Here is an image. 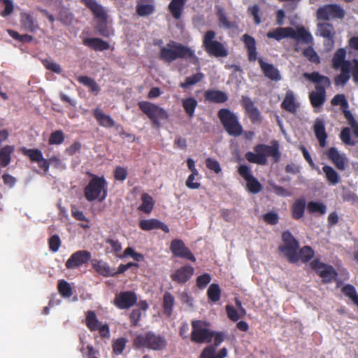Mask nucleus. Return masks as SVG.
I'll return each mask as SVG.
<instances>
[{"instance_id": "obj_49", "label": "nucleus", "mask_w": 358, "mask_h": 358, "mask_svg": "<svg viewBox=\"0 0 358 358\" xmlns=\"http://www.w3.org/2000/svg\"><path fill=\"white\" fill-rule=\"evenodd\" d=\"M127 343V340L124 337H121L113 341L112 344L113 353L116 355L122 354L125 349Z\"/></svg>"}, {"instance_id": "obj_13", "label": "nucleus", "mask_w": 358, "mask_h": 358, "mask_svg": "<svg viewBox=\"0 0 358 358\" xmlns=\"http://www.w3.org/2000/svg\"><path fill=\"white\" fill-rule=\"evenodd\" d=\"M216 34L213 30L207 31L203 38V47L206 52L215 57H225L229 52L224 45L215 40Z\"/></svg>"}, {"instance_id": "obj_34", "label": "nucleus", "mask_w": 358, "mask_h": 358, "mask_svg": "<svg viewBox=\"0 0 358 358\" xmlns=\"http://www.w3.org/2000/svg\"><path fill=\"white\" fill-rule=\"evenodd\" d=\"M92 267L99 275L104 277H113V268L109 265L101 261L95 259L92 263Z\"/></svg>"}, {"instance_id": "obj_37", "label": "nucleus", "mask_w": 358, "mask_h": 358, "mask_svg": "<svg viewBox=\"0 0 358 358\" xmlns=\"http://www.w3.org/2000/svg\"><path fill=\"white\" fill-rule=\"evenodd\" d=\"M15 148L13 145H6L0 149V165L2 167L7 166L11 160V154Z\"/></svg>"}, {"instance_id": "obj_1", "label": "nucleus", "mask_w": 358, "mask_h": 358, "mask_svg": "<svg viewBox=\"0 0 358 358\" xmlns=\"http://www.w3.org/2000/svg\"><path fill=\"white\" fill-rule=\"evenodd\" d=\"M247 50L248 59L250 62L257 59V43L254 37L245 34L241 37ZM258 62L264 75L271 80L278 81L281 79L280 71L273 64L265 62L262 57L258 58Z\"/></svg>"}, {"instance_id": "obj_48", "label": "nucleus", "mask_w": 358, "mask_h": 358, "mask_svg": "<svg viewBox=\"0 0 358 358\" xmlns=\"http://www.w3.org/2000/svg\"><path fill=\"white\" fill-rule=\"evenodd\" d=\"M314 251L311 247L308 245L301 248L299 252V258L304 263L309 262L314 257Z\"/></svg>"}, {"instance_id": "obj_16", "label": "nucleus", "mask_w": 358, "mask_h": 358, "mask_svg": "<svg viewBox=\"0 0 358 358\" xmlns=\"http://www.w3.org/2000/svg\"><path fill=\"white\" fill-rule=\"evenodd\" d=\"M238 173L247 182V189L252 194H257L262 189V185L259 180L252 176L249 166L245 164L240 165Z\"/></svg>"}, {"instance_id": "obj_52", "label": "nucleus", "mask_w": 358, "mask_h": 358, "mask_svg": "<svg viewBox=\"0 0 358 358\" xmlns=\"http://www.w3.org/2000/svg\"><path fill=\"white\" fill-rule=\"evenodd\" d=\"M201 179V176H199V173H191L186 182L185 185L186 186L191 189H199L201 187V183L199 181Z\"/></svg>"}, {"instance_id": "obj_64", "label": "nucleus", "mask_w": 358, "mask_h": 358, "mask_svg": "<svg viewBox=\"0 0 358 358\" xmlns=\"http://www.w3.org/2000/svg\"><path fill=\"white\" fill-rule=\"evenodd\" d=\"M127 177V169L117 166L114 170V178L116 180L124 181Z\"/></svg>"}, {"instance_id": "obj_19", "label": "nucleus", "mask_w": 358, "mask_h": 358, "mask_svg": "<svg viewBox=\"0 0 358 358\" xmlns=\"http://www.w3.org/2000/svg\"><path fill=\"white\" fill-rule=\"evenodd\" d=\"M137 302V296L132 291L121 292L115 295L113 303L120 310L129 309Z\"/></svg>"}, {"instance_id": "obj_25", "label": "nucleus", "mask_w": 358, "mask_h": 358, "mask_svg": "<svg viewBox=\"0 0 358 358\" xmlns=\"http://www.w3.org/2000/svg\"><path fill=\"white\" fill-rule=\"evenodd\" d=\"M289 38L306 44H309L313 41L311 34L304 27H299L296 30L289 27Z\"/></svg>"}, {"instance_id": "obj_59", "label": "nucleus", "mask_w": 358, "mask_h": 358, "mask_svg": "<svg viewBox=\"0 0 358 358\" xmlns=\"http://www.w3.org/2000/svg\"><path fill=\"white\" fill-rule=\"evenodd\" d=\"M62 244V241L58 235L55 234L52 236L48 240L49 249L52 252H56L59 250Z\"/></svg>"}, {"instance_id": "obj_18", "label": "nucleus", "mask_w": 358, "mask_h": 358, "mask_svg": "<svg viewBox=\"0 0 358 358\" xmlns=\"http://www.w3.org/2000/svg\"><path fill=\"white\" fill-rule=\"evenodd\" d=\"M92 258V254L87 250H78L73 252L65 263L67 269L71 270L79 268L87 264Z\"/></svg>"}, {"instance_id": "obj_4", "label": "nucleus", "mask_w": 358, "mask_h": 358, "mask_svg": "<svg viewBox=\"0 0 358 358\" xmlns=\"http://www.w3.org/2000/svg\"><path fill=\"white\" fill-rule=\"evenodd\" d=\"M303 76L315 84V91L309 94L310 103L314 108L321 107L326 101V89L331 85L330 79L318 72L304 73Z\"/></svg>"}, {"instance_id": "obj_22", "label": "nucleus", "mask_w": 358, "mask_h": 358, "mask_svg": "<svg viewBox=\"0 0 358 358\" xmlns=\"http://www.w3.org/2000/svg\"><path fill=\"white\" fill-rule=\"evenodd\" d=\"M20 23L21 29L31 33H35L40 29L37 20L31 12H21L20 15Z\"/></svg>"}, {"instance_id": "obj_43", "label": "nucleus", "mask_w": 358, "mask_h": 358, "mask_svg": "<svg viewBox=\"0 0 358 358\" xmlns=\"http://www.w3.org/2000/svg\"><path fill=\"white\" fill-rule=\"evenodd\" d=\"M221 293L222 292L219 285L213 283L208 287L207 291V296L209 301L213 303H217L220 299Z\"/></svg>"}, {"instance_id": "obj_35", "label": "nucleus", "mask_w": 358, "mask_h": 358, "mask_svg": "<svg viewBox=\"0 0 358 358\" xmlns=\"http://www.w3.org/2000/svg\"><path fill=\"white\" fill-rule=\"evenodd\" d=\"M317 34L324 38L336 36V32L332 24L329 22L318 23L317 26Z\"/></svg>"}, {"instance_id": "obj_6", "label": "nucleus", "mask_w": 358, "mask_h": 358, "mask_svg": "<svg viewBox=\"0 0 358 358\" xmlns=\"http://www.w3.org/2000/svg\"><path fill=\"white\" fill-rule=\"evenodd\" d=\"M107 182L105 178L92 175V179L84 189V196L88 201L98 200L102 202L107 196Z\"/></svg>"}, {"instance_id": "obj_30", "label": "nucleus", "mask_w": 358, "mask_h": 358, "mask_svg": "<svg viewBox=\"0 0 358 358\" xmlns=\"http://www.w3.org/2000/svg\"><path fill=\"white\" fill-rule=\"evenodd\" d=\"M83 43L95 51H104L110 48V44L99 38H85Z\"/></svg>"}, {"instance_id": "obj_12", "label": "nucleus", "mask_w": 358, "mask_h": 358, "mask_svg": "<svg viewBox=\"0 0 358 358\" xmlns=\"http://www.w3.org/2000/svg\"><path fill=\"white\" fill-rule=\"evenodd\" d=\"M139 109L147 115L155 127H160L161 120H167L169 114L163 108L149 101H142L138 103Z\"/></svg>"}, {"instance_id": "obj_23", "label": "nucleus", "mask_w": 358, "mask_h": 358, "mask_svg": "<svg viewBox=\"0 0 358 358\" xmlns=\"http://www.w3.org/2000/svg\"><path fill=\"white\" fill-rule=\"evenodd\" d=\"M242 105L252 123L261 122V113L250 98L246 96H242Z\"/></svg>"}, {"instance_id": "obj_56", "label": "nucleus", "mask_w": 358, "mask_h": 358, "mask_svg": "<svg viewBox=\"0 0 358 358\" xmlns=\"http://www.w3.org/2000/svg\"><path fill=\"white\" fill-rule=\"evenodd\" d=\"M307 208L310 213H320V214H324L326 213V206L320 202L310 201Z\"/></svg>"}, {"instance_id": "obj_51", "label": "nucleus", "mask_w": 358, "mask_h": 358, "mask_svg": "<svg viewBox=\"0 0 358 358\" xmlns=\"http://www.w3.org/2000/svg\"><path fill=\"white\" fill-rule=\"evenodd\" d=\"M8 33L10 37L19 42L31 43L34 40L32 36L27 34H20L17 31L13 29H8Z\"/></svg>"}, {"instance_id": "obj_27", "label": "nucleus", "mask_w": 358, "mask_h": 358, "mask_svg": "<svg viewBox=\"0 0 358 358\" xmlns=\"http://www.w3.org/2000/svg\"><path fill=\"white\" fill-rule=\"evenodd\" d=\"M281 108L292 114H295L297 112L299 104L292 90L286 92L285 98L281 103Z\"/></svg>"}, {"instance_id": "obj_2", "label": "nucleus", "mask_w": 358, "mask_h": 358, "mask_svg": "<svg viewBox=\"0 0 358 358\" xmlns=\"http://www.w3.org/2000/svg\"><path fill=\"white\" fill-rule=\"evenodd\" d=\"M254 151L247 152L245 155V159L250 163L264 166L268 162V157H271L275 163L280 160V145L276 141H273L271 145L259 143L254 147Z\"/></svg>"}, {"instance_id": "obj_60", "label": "nucleus", "mask_w": 358, "mask_h": 358, "mask_svg": "<svg viewBox=\"0 0 358 358\" xmlns=\"http://www.w3.org/2000/svg\"><path fill=\"white\" fill-rule=\"evenodd\" d=\"M4 4V9L0 12L1 16L6 17L10 15L14 10V3L12 0H0Z\"/></svg>"}, {"instance_id": "obj_40", "label": "nucleus", "mask_w": 358, "mask_h": 358, "mask_svg": "<svg viewBox=\"0 0 358 358\" xmlns=\"http://www.w3.org/2000/svg\"><path fill=\"white\" fill-rule=\"evenodd\" d=\"M268 38H273L278 41L289 38V27H278L266 34Z\"/></svg>"}, {"instance_id": "obj_14", "label": "nucleus", "mask_w": 358, "mask_h": 358, "mask_svg": "<svg viewBox=\"0 0 358 358\" xmlns=\"http://www.w3.org/2000/svg\"><path fill=\"white\" fill-rule=\"evenodd\" d=\"M345 10L336 3L324 5L316 11V17L318 20H342L345 17Z\"/></svg>"}, {"instance_id": "obj_7", "label": "nucleus", "mask_w": 358, "mask_h": 358, "mask_svg": "<svg viewBox=\"0 0 358 358\" xmlns=\"http://www.w3.org/2000/svg\"><path fill=\"white\" fill-rule=\"evenodd\" d=\"M80 1L91 10L94 18L98 20L96 29L99 34L104 37H108L110 33L107 27L108 15L104 8L96 0H80Z\"/></svg>"}, {"instance_id": "obj_9", "label": "nucleus", "mask_w": 358, "mask_h": 358, "mask_svg": "<svg viewBox=\"0 0 358 358\" xmlns=\"http://www.w3.org/2000/svg\"><path fill=\"white\" fill-rule=\"evenodd\" d=\"M191 325L190 340L192 342L197 344L211 343L212 329L209 328V322L201 320H194L191 322Z\"/></svg>"}, {"instance_id": "obj_46", "label": "nucleus", "mask_w": 358, "mask_h": 358, "mask_svg": "<svg viewBox=\"0 0 358 358\" xmlns=\"http://www.w3.org/2000/svg\"><path fill=\"white\" fill-rule=\"evenodd\" d=\"M217 15L219 21V26L227 29H231L234 27V24L227 19V15L224 9L218 8Z\"/></svg>"}, {"instance_id": "obj_62", "label": "nucleus", "mask_w": 358, "mask_h": 358, "mask_svg": "<svg viewBox=\"0 0 358 358\" xmlns=\"http://www.w3.org/2000/svg\"><path fill=\"white\" fill-rule=\"evenodd\" d=\"M43 64L45 69L54 73L59 74L62 71L60 65L53 61L45 59L43 61Z\"/></svg>"}, {"instance_id": "obj_57", "label": "nucleus", "mask_w": 358, "mask_h": 358, "mask_svg": "<svg viewBox=\"0 0 358 358\" xmlns=\"http://www.w3.org/2000/svg\"><path fill=\"white\" fill-rule=\"evenodd\" d=\"M331 103L333 106H341L342 109L348 108V102L343 94L335 95L331 99Z\"/></svg>"}, {"instance_id": "obj_32", "label": "nucleus", "mask_w": 358, "mask_h": 358, "mask_svg": "<svg viewBox=\"0 0 358 358\" xmlns=\"http://www.w3.org/2000/svg\"><path fill=\"white\" fill-rule=\"evenodd\" d=\"M187 0H171L168 8L173 17L178 20L181 17Z\"/></svg>"}, {"instance_id": "obj_29", "label": "nucleus", "mask_w": 358, "mask_h": 358, "mask_svg": "<svg viewBox=\"0 0 358 358\" xmlns=\"http://www.w3.org/2000/svg\"><path fill=\"white\" fill-rule=\"evenodd\" d=\"M206 101L215 103H222L228 100L227 94L220 90H208L204 93Z\"/></svg>"}, {"instance_id": "obj_61", "label": "nucleus", "mask_w": 358, "mask_h": 358, "mask_svg": "<svg viewBox=\"0 0 358 358\" xmlns=\"http://www.w3.org/2000/svg\"><path fill=\"white\" fill-rule=\"evenodd\" d=\"M206 167L215 173H220L222 171L220 163L215 159L208 157L206 159Z\"/></svg>"}, {"instance_id": "obj_33", "label": "nucleus", "mask_w": 358, "mask_h": 358, "mask_svg": "<svg viewBox=\"0 0 358 358\" xmlns=\"http://www.w3.org/2000/svg\"><path fill=\"white\" fill-rule=\"evenodd\" d=\"M306 209V201L304 199H296L292 206V218L299 220L304 215Z\"/></svg>"}, {"instance_id": "obj_63", "label": "nucleus", "mask_w": 358, "mask_h": 358, "mask_svg": "<svg viewBox=\"0 0 358 358\" xmlns=\"http://www.w3.org/2000/svg\"><path fill=\"white\" fill-rule=\"evenodd\" d=\"M263 219L264 222L271 225H275L278 224L279 221V217L278 213L275 212H268L264 215Z\"/></svg>"}, {"instance_id": "obj_44", "label": "nucleus", "mask_w": 358, "mask_h": 358, "mask_svg": "<svg viewBox=\"0 0 358 358\" xmlns=\"http://www.w3.org/2000/svg\"><path fill=\"white\" fill-rule=\"evenodd\" d=\"M346 57V50L345 48H338L336 52L334 53L332 58V67L334 69H339V66L342 64L343 62H345Z\"/></svg>"}, {"instance_id": "obj_50", "label": "nucleus", "mask_w": 358, "mask_h": 358, "mask_svg": "<svg viewBox=\"0 0 358 358\" xmlns=\"http://www.w3.org/2000/svg\"><path fill=\"white\" fill-rule=\"evenodd\" d=\"M57 288L59 294L62 296L70 297L73 294L70 284L64 280H61L58 282Z\"/></svg>"}, {"instance_id": "obj_54", "label": "nucleus", "mask_w": 358, "mask_h": 358, "mask_svg": "<svg viewBox=\"0 0 358 358\" xmlns=\"http://www.w3.org/2000/svg\"><path fill=\"white\" fill-rule=\"evenodd\" d=\"M64 134L62 130L52 132L48 139L49 145H60L64 141Z\"/></svg>"}, {"instance_id": "obj_3", "label": "nucleus", "mask_w": 358, "mask_h": 358, "mask_svg": "<svg viewBox=\"0 0 358 358\" xmlns=\"http://www.w3.org/2000/svg\"><path fill=\"white\" fill-rule=\"evenodd\" d=\"M191 59L192 62L197 65L199 64V59L194 53V51L190 48L181 43L171 41L167 43L166 47L161 48L159 59L168 63L176 60L177 59Z\"/></svg>"}, {"instance_id": "obj_11", "label": "nucleus", "mask_w": 358, "mask_h": 358, "mask_svg": "<svg viewBox=\"0 0 358 358\" xmlns=\"http://www.w3.org/2000/svg\"><path fill=\"white\" fill-rule=\"evenodd\" d=\"M283 245L279 246V250L290 263H296L299 260L298 250L299 242L293 236L289 231H283L282 234Z\"/></svg>"}, {"instance_id": "obj_21", "label": "nucleus", "mask_w": 358, "mask_h": 358, "mask_svg": "<svg viewBox=\"0 0 358 358\" xmlns=\"http://www.w3.org/2000/svg\"><path fill=\"white\" fill-rule=\"evenodd\" d=\"M325 155L338 170L342 171L345 170L348 160L345 154L340 153L336 148L331 147L325 152Z\"/></svg>"}, {"instance_id": "obj_55", "label": "nucleus", "mask_w": 358, "mask_h": 358, "mask_svg": "<svg viewBox=\"0 0 358 358\" xmlns=\"http://www.w3.org/2000/svg\"><path fill=\"white\" fill-rule=\"evenodd\" d=\"M159 221L157 219L142 220L139 222V227L144 231L156 229L159 227Z\"/></svg>"}, {"instance_id": "obj_20", "label": "nucleus", "mask_w": 358, "mask_h": 358, "mask_svg": "<svg viewBox=\"0 0 358 358\" xmlns=\"http://www.w3.org/2000/svg\"><path fill=\"white\" fill-rule=\"evenodd\" d=\"M170 250L176 257L186 259L193 262L196 261V258L190 250L180 239H174L171 241Z\"/></svg>"}, {"instance_id": "obj_31", "label": "nucleus", "mask_w": 358, "mask_h": 358, "mask_svg": "<svg viewBox=\"0 0 358 358\" xmlns=\"http://www.w3.org/2000/svg\"><path fill=\"white\" fill-rule=\"evenodd\" d=\"M136 13L139 16L151 15L155 10L153 0H137Z\"/></svg>"}, {"instance_id": "obj_5", "label": "nucleus", "mask_w": 358, "mask_h": 358, "mask_svg": "<svg viewBox=\"0 0 358 358\" xmlns=\"http://www.w3.org/2000/svg\"><path fill=\"white\" fill-rule=\"evenodd\" d=\"M167 341L164 336L157 334L153 331L137 335L134 339V346L136 348H147L155 351L164 349Z\"/></svg>"}, {"instance_id": "obj_15", "label": "nucleus", "mask_w": 358, "mask_h": 358, "mask_svg": "<svg viewBox=\"0 0 358 358\" xmlns=\"http://www.w3.org/2000/svg\"><path fill=\"white\" fill-rule=\"evenodd\" d=\"M310 266L325 283L332 282L338 275L336 271L332 266L321 262L317 259L311 262Z\"/></svg>"}, {"instance_id": "obj_8", "label": "nucleus", "mask_w": 358, "mask_h": 358, "mask_svg": "<svg viewBox=\"0 0 358 358\" xmlns=\"http://www.w3.org/2000/svg\"><path fill=\"white\" fill-rule=\"evenodd\" d=\"M217 116L224 130L229 136L238 137L243 133V127L240 124L237 115L229 109H220L217 113Z\"/></svg>"}, {"instance_id": "obj_45", "label": "nucleus", "mask_w": 358, "mask_h": 358, "mask_svg": "<svg viewBox=\"0 0 358 358\" xmlns=\"http://www.w3.org/2000/svg\"><path fill=\"white\" fill-rule=\"evenodd\" d=\"M182 107L189 117H193L194 114V110L197 106V101L193 98L189 97L182 100Z\"/></svg>"}, {"instance_id": "obj_42", "label": "nucleus", "mask_w": 358, "mask_h": 358, "mask_svg": "<svg viewBox=\"0 0 358 358\" xmlns=\"http://www.w3.org/2000/svg\"><path fill=\"white\" fill-rule=\"evenodd\" d=\"M77 80L80 83L87 87L91 92L95 93L96 94L99 93L100 88L94 79L87 76H80Z\"/></svg>"}, {"instance_id": "obj_26", "label": "nucleus", "mask_w": 358, "mask_h": 358, "mask_svg": "<svg viewBox=\"0 0 358 358\" xmlns=\"http://www.w3.org/2000/svg\"><path fill=\"white\" fill-rule=\"evenodd\" d=\"M313 131L320 145L324 148L327 145V134L325 130L324 122L320 118H317L313 125Z\"/></svg>"}, {"instance_id": "obj_36", "label": "nucleus", "mask_w": 358, "mask_h": 358, "mask_svg": "<svg viewBox=\"0 0 358 358\" xmlns=\"http://www.w3.org/2000/svg\"><path fill=\"white\" fill-rule=\"evenodd\" d=\"M142 203L138 207V210L145 213L150 214L155 205V201L153 198L147 193H143L141 196Z\"/></svg>"}, {"instance_id": "obj_41", "label": "nucleus", "mask_w": 358, "mask_h": 358, "mask_svg": "<svg viewBox=\"0 0 358 358\" xmlns=\"http://www.w3.org/2000/svg\"><path fill=\"white\" fill-rule=\"evenodd\" d=\"M85 324L91 331H95L102 323L98 320L94 311L89 310L86 314Z\"/></svg>"}, {"instance_id": "obj_58", "label": "nucleus", "mask_w": 358, "mask_h": 358, "mask_svg": "<svg viewBox=\"0 0 358 358\" xmlns=\"http://www.w3.org/2000/svg\"><path fill=\"white\" fill-rule=\"evenodd\" d=\"M210 280L211 275L209 273H205L197 277L196 284L199 289H203L210 283Z\"/></svg>"}, {"instance_id": "obj_24", "label": "nucleus", "mask_w": 358, "mask_h": 358, "mask_svg": "<svg viewBox=\"0 0 358 358\" xmlns=\"http://www.w3.org/2000/svg\"><path fill=\"white\" fill-rule=\"evenodd\" d=\"M194 272V268L186 265L177 269L171 275V280L178 284H185L190 280Z\"/></svg>"}, {"instance_id": "obj_47", "label": "nucleus", "mask_w": 358, "mask_h": 358, "mask_svg": "<svg viewBox=\"0 0 358 358\" xmlns=\"http://www.w3.org/2000/svg\"><path fill=\"white\" fill-rule=\"evenodd\" d=\"M203 78L204 74L201 72H198L196 74L187 77L185 81L180 84V87L182 88H187L189 86L196 85L201 82Z\"/></svg>"}, {"instance_id": "obj_28", "label": "nucleus", "mask_w": 358, "mask_h": 358, "mask_svg": "<svg viewBox=\"0 0 358 358\" xmlns=\"http://www.w3.org/2000/svg\"><path fill=\"white\" fill-rule=\"evenodd\" d=\"M93 116L101 127L106 128L115 127L114 120L109 115L105 114L100 108H96L93 110Z\"/></svg>"}, {"instance_id": "obj_39", "label": "nucleus", "mask_w": 358, "mask_h": 358, "mask_svg": "<svg viewBox=\"0 0 358 358\" xmlns=\"http://www.w3.org/2000/svg\"><path fill=\"white\" fill-rule=\"evenodd\" d=\"M175 303V299L173 295L166 292L163 296L162 307L164 313L168 316H171L173 313V308Z\"/></svg>"}, {"instance_id": "obj_38", "label": "nucleus", "mask_w": 358, "mask_h": 358, "mask_svg": "<svg viewBox=\"0 0 358 358\" xmlns=\"http://www.w3.org/2000/svg\"><path fill=\"white\" fill-rule=\"evenodd\" d=\"M322 171L328 182L332 185L338 184L340 181V176L337 171L329 165L322 167Z\"/></svg>"}, {"instance_id": "obj_17", "label": "nucleus", "mask_w": 358, "mask_h": 358, "mask_svg": "<svg viewBox=\"0 0 358 358\" xmlns=\"http://www.w3.org/2000/svg\"><path fill=\"white\" fill-rule=\"evenodd\" d=\"M22 153L27 157L31 162L37 163L38 167L45 173H47L50 168L49 159H45L42 152L37 148L29 149L25 147L21 148Z\"/></svg>"}, {"instance_id": "obj_10", "label": "nucleus", "mask_w": 358, "mask_h": 358, "mask_svg": "<svg viewBox=\"0 0 358 358\" xmlns=\"http://www.w3.org/2000/svg\"><path fill=\"white\" fill-rule=\"evenodd\" d=\"M211 332L213 343L208 345L202 350L199 358H225L228 355L227 349L222 348L217 352L216 348L226 339V334L213 330Z\"/></svg>"}, {"instance_id": "obj_53", "label": "nucleus", "mask_w": 358, "mask_h": 358, "mask_svg": "<svg viewBox=\"0 0 358 358\" xmlns=\"http://www.w3.org/2000/svg\"><path fill=\"white\" fill-rule=\"evenodd\" d=\"M303 55L306 57L310 62L318 64L320 63V59L316 51L311 46L305 48L303 51Z\"/></svg>"}]
</instances>
